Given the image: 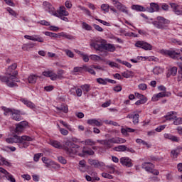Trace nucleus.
Instances as JSON below:
<instances>
[{
	"label": "nucleus",
	"instance_id": "obj_60",
	"mask_svg": "<svg viewBox=\"0 0 182 182\" xmlns=\"http://www.w3.org/2000/svg\"><path fill=\"white\" fill-rule=\"evenodd\" d=\"M166 129V125H161L159 127H158L157 128H156V132H158L159 133H160V132H161L162 130H164Z\"/></svg>",
	"mask_w": 182,
	"mask_h": 182
},
{
	"label": "nucleus",
	"instance_id": "obj_41",
	"mask_svg": "<svg viewBox=\"0 0 182 182\" xmlns=\"http://www.w3.org/2000/svg\"><path fill=\"white\" fill-rule=\"evenodd\" d=\"M81 89H82L83 92L87 93L90 90V85L89 84H85L81 86Z\"/></svg>",
	"mask_w": 182,
	"mask_h": 182
},
{
	"label": "nucleus",
	"instance_id": "obj_8",
	"mask_svg": "<svg viewBox=\"0 0 182 182\" xmlns=\"http://www.w3.org/2000/svg\"><path fill=\"white\" fill-rule=\"evenodd\" d=\"M120 163L125 167H133V163H132V160L129 157H122L120 159Z\"/></svg>",
	"mask_w": 182,
	"mask_h": 182
},
{
	"label": "nucleus",
	"instance_id": "obj_22",
	"mask_svg": "<svg viewBox=\"0 0 182 182\" xmlns=\"http://www.w3.org/2000/svg\"><path fill=\"white\" fill-rule=\"evenodd\" d=\"M164 137L165 139H168L171 141H176V143H178V138L174 135H172L171 134H165Z\"/></svg>",
	"mask_w": 182,
	"mask_h": 182
},
{
	"label": "nucleus",
	"instance_id": "obj_42",
	"mask_svg": "<svg viewBox=\"0 0 182 182\" xmlns=\"http://www.w3.org/2000/svg\"><path fill=\"white\" fill-rule=\"evenodd\" d=\"M33 138L28 136H21V143L22 141H33Z\"/></svg>",
	"mask_w": 182,
	"mask_h": 182
},
{
	"label": "nucleus",
	"instance_id": "obj_48",
	"mask_svg": "<svg viewBox=\"0 0 182 182\" xmlns=\"http://www.w3.org/2000/svg\"><path fill=\"white\" fill-rule=\"evenodd\" d=\"M173 124L175 126H178L179 124H182V118H175L173 121Z\"/></svg>",
	"mask_w": 182,
	"mask_h": 182
},
{
	"label": "nucleus",
	"instance_id": "obj_39",
	"mask_svg": "<svg viewBox=\"0 0 182 182\" xmlns=\"http://www.w3.org/2000/svg\"><path fill=\"white\" fill-rule=\"evenodd\" d=\"M19 147L20 149H26L27 147H29V142L23 141L19 143Z\"/></svg>",
	"mask_w": 182,
	"mask_h": 182
},
{
	"label": "nucleus",
	"instance_id": "obj_33",
	"mask_svg": "<svg viewBox=\"0 0 182 182\" xmlns=\"http://www.w3.org/2000/svg\"><path fill=\"white\" fill-rule=\"evenodd\" d=\"M147 102V97H144L142 98H139L138 101L135 102L136 106H140V105H144Z\"/></svg>",
	"mask_w": 182,
	"mask_h": 182
},
{
	"label": "nucleus",
	"instance_id": "obj_1",
	"mask_svg": "<svg viewBox=\"0 0 182 182\" xmlns=\"http://www.w3.org/2000/svg\"><path fill=\"white\" fill-rule=\"evenodd\" d=\"M50 144L55 149H64L67 154H77V149L80 147L70 141H66L63 146L58 141H50Z\"/></svg>",
	"mask_w": 182,
	"mask_h": 182
},
{
	"label": "nucleus",
	"instance_id": "obj_50",
	"mask_svg": "<svg viewBox=\"0 0 182 182\" xmlns=\"http://www.w3.org/2000/svg\"><path fill=\"white\" fill-rule=\"evenodd\" d=\"M92 26L95 31H97V32H103V28L100 27V26L93 23Z\"/></svg>",
	"mask_w": 182,
	"mask_h": 182
},
{
	"label": "nucleus",
	"instance_id": "obj_15",
	"mask_svg": "<svg viewBox=\"0 0 182 182\" xmlns=\"http://www.w3.org/2000/svg\"><path fill=\"white\" fill-rule=\"evenodd\" d=\"M142 168H144L146 171L151 173V171H153V168H154V165L150 162H145L142 164Z\"/></svg>",
	"mask_w": 182,
	"mask_h": 182
},
{
	"label": "nucleus",
	"instance_id": "obj_45",
	"mask_svg": "<svg viewBox=\"0 0 182 182\" xmlns=\"http://www.w3.org/2000/svg\"><path fill=\"white\" fill-rule=\"evenodd\" d=\"M64 52H65L67 56H68V58H75V54L73 53V52H72V50H68L65 49L64 50Z\"/></svg>",
	"mask_w": 182,
	"mask_h": 182
},
{
	"label": "nucleus",
	"instance_id": "obj_64",
	"mask_svg": "<svg viewBox=\"0 0 182 182\" xmlns=\"http://www.w3.org/2000/svg\"><path fill=\"white\" fill-rule=\"evenodd\" d=\"M174 12L176 15H182V8L176 9Z\"/></svg>",
	"mask_w": 182,
	"mask_h": 182
},
{
	"label": "nucleus",
	"instance_id": "obj_37",
	"mask_svg": "<svg viewBox=\"0 0 182 182\" xmlns=\"http://www.w3.org/2000/svg\"><path fill=\"white\" fill-rule=\"evenodd\" d=\"M16 68H18V65H16V63L12 64L11 65H10V66L8 68L7 73H10L14 72V70H15V69H16Z\"/></svg>",
	"mask_w": 182,
	"mask_h": 182
},
{
	"label": "nucleus",
	"instance_id": "obj_44",
	"mask_svg": "<svg viewBox=\"0 0 182 182\" xmlns=\"http://www.w3.org/2000/svg\"><path fill=\"white\" fill-rule=\"evenodd\" d=\"M6 178L9 181L11 182H16V180H15V178H14V176H12L11 173H9V174L6 175Z\"/></svg>",
	"mask_w": 182,
	"mask_h": 182
},
{
	"label": "nucleus",
	"instance_id": "obj_2",
	"mask_svg": "<svg viewBox=\"0 0 182 182\" xmlns=\"http://www.w3.org/2000/svg\"><path fill=\"white\" fill-rule=\"evenodd\" d=\"M90 46L94 48L95 50H99L102 52L103 50H107L108 52H114L116 50V47L114 45L111 43H106L105 40L101 39L99 41H95L90 44Z\"/></svg>",
	"mask_w": 182,
	"mask_h": 182
},
{
	"label": "nucleus",
	"instance_id": "obj_28",
	"mask_svg": "<svg viewBox=\"0 0 182 182\" xmlns=\"http://www.w3.org/2000/svg\"><path fill=\"white\" fill-rule=\"evenodd\" d=\"M82 69H84L85 72H88L91 75H96V72H95V70H93V67H92V65L90 67H87V65H83Z\"/></svg>",
	"mask_w": 182,
	"mask_h": 182
},
{
	"label": "nucleus",
	"instance_id": "obj_5",
	"mask_svg": "<svg viewBox=\"0 0 182 182\" xmlns=\"http://www.w3.org/2000/svg\"><path fill=\"white\" fill-rule=\"evenodd\" d=\"M135 46L136 48H141V49H144V50H151L153 49V46L151 44L143 41H139L135 43Z\"/></svg>",
	"mask_w": 182,
	"mask_h": 182
},
{
	"label": "nucleus",
	"instance_id": "obj_18",
	"mask_svg": "<svg viewBox=\"0 0 182 182\" xmlns=\"http://www.w3.org/2000/svg\"><path fill=\"white\" fill-rule=\"evenodd\" d=\"M98 143H100V144H103L105 146V149H112L113 147V144H112V141H110L109 139L108 140H97V141Z\"/></svg>",
	"mask_w": 182,
	"mask_h": 182
},
{
	"label": "nucleus",
	"instance_id": "obj_19",
	"mask_svg": "<svg viewBox=\"0 0 182 182\" xmlns=\"http://www.w3.org/2000/svg\"><path fill=\"white\" fill-rule=\"evenodd\" d=\"M166 96H168V94L166 93V92H161L154 95L152 97V100L153 102H157L160 97H166Z\"/></svg>",
	"mask_w": 182,
	"mask_h": 182
},
{
	"label": "nucleus",
	"instance_id": "obj_11",
	"mask_svg": "<svg viewBox=\"0 0 182 182\" xmlns=\"http://www.w3.org/2000/svg\"><path fill=\"white\" fill-rule=\"evenodd\" d=\"M88 163L89 164H90V166H93V167H95V168H97L99 167H103V166H105V163L100 162L96 159H89Z\"/></svg>",
	"mask_w": 182,
	"mask_h": 182
},
{
	"label": "nucleus",
	"instance_id": "obj_16",
	"mask_svg": "<svg viewBox=\"0 0 182 182\" xmlns=\"http://www.w3.org/2000/svg\"><path fill=\"white\" fill-rule=\"evenodd\" d=\"M139 117H140V115H139V114H129L127 116V119H132V123H134V124H139Z\"/></svg>",
	"mask_w": 182,
	"mask_h": 182
},
{
	"label": "nucleus",
	"instance_id": "obj_43",
	"mask_svg": "<svg viewBox=\"0 0 182 182\" xmlns=\"http://www.w3.org/2000/svg\"><path fill=\"white\" fill-rule=\"evenodd\" d=\"M163 70H161V68L160 67H155L153 69V73L154 75H160V73H161Z\"/></svg>",
	"mask_w": 182,
	"mask_h": 182
},
{
	"label": "nucleus",
	"instance_id": "obj_13",
	"mask_svg": "<svg viewBox=\"0 0 182 182\" xmlns=\"http://www.w3.org/2000/svg\"><path fill=\"white\" fill-rule=\"evenodd\" d=\"M43 76H46V77H50L51 80H56V73L53 70L43 72Z\"/></svg>",
	"mask_w": 182,
	"mask_h": 182
},
{
	"label": "nucleus",
	"instance_id": "obj_27",
	"mask_svg": "<svg viewBox=\"0 0 182 182\" xmlns=\"http://www.w3.org/2000/svg\"><path fill=\"white\" fill-rule=\"evenodd\" d=\"M1 109L4 112V116H9V114L11 115L14 109L11 108H6V107H2Z\"/></svg>",
	"mask_w": 182,
	"mask_h": 182
},
{
	"label": "nucleus",
	"instance_id": "obj_32",
	"mask_svg": "<svg viewBox=\"0 0 182 182\" xmlns=\"http://www.w3.org/2000/svg\"><path fill=\"white\" fill-rule=\"evenodd\" d=\"M114 150H115V151H126V150H127V146L125 145H119L114 147Z\"/></svg>",
	"mask_w": 182,
	"mask_h": 182
},
{
	"label": "nucleus",
	"instance_id": "obj_31",
	"mask_svg": "<svg viewBox=\"0 0 182 182\" xmlns=\"http://www.w3.org/2000/svg\"><path fill=\"white\" fill-rule=\"evenodd\" d=\"M57 110H60L63 112L64 113H68L69 112V108H68V105H63L60 107H56Z\"/></svg>",
	"mask_w": 182,
	"mask_h": 182
},
{
	"label": "nucleus",
	"instance_id": "obj_9",
	"mask_svg": "<svg viewBox=\"0 0 182 182\" xmlns=\"http://www.w3.org/2000/svg\"><path fill=\"white\" fill-rule=\"evenodd\" d=\"M11 119L16 120V122H21L22 120V117L21 116V111L18 109H14L11 113Z\"/></svg>",
	"mask_w": 182,
	"mask_h": 182
},
{
	"label": "nucleus",
	"instance_id": "obj_46",
	"mask_svg": "<svg viewBox=\"0 0 182 182\" xmlns=\"http://www.w3.org/2000/svg\"><path fill=\"white\" fill-rule=\"evenodd\" d=\"M82 29H85V31H92V27L86 22H82Z\"/></svg>",
	"mask_w": 182,
	"mask_h": 182
},
{
	"label": "nucleus",
	"instance_id": "obj_38",
	"mask_svg": "<svg viewBox=\"0 0 182 182\" xmlns=\"http://www.w3.org/2000/svg\"><path fill=\"white\" fill-rule=\"evenodd\" d=\"M44 34L46 35V36H50V38H58V33L46 31Z\"/></svg>",
	"mask_w": 182,
	"mask_h": 182
},
{
	"label": "nucleus",
	"instance_id": "obj_34",
	"mask_svg": "<svg viewBox=\"0 0 182 182\" xmlns=\"http://www.w3.org/2000/svg\"><path fill=\"white\" fill-rule=\"evenodd\" d=\"M28 39H29L30 41H33L34 42H41V43L43 42V38L39 36H37V37L31 36L30 38H28Z\"/></svg>",
	"mask_w": 182,
	"mask_h": 182
},
{
	"label": "nucleus",
	"instance_id": "obj_17",
	"mask_svg": "<svg viewBox=\"0 0 182 182\" xmlns=\"http://www.w3.org/2000/svg\"><path fill=\"white\" fill-rule=\"evenodd\" d=\"M86 154H87L88 156H93L95 155V151L92 149L86 150V147L84 146L82 149V153L78 154V156H80V157H85Z\"/></svg>",
	"mask_w": 182,
	"mask_h": 182
},
{
	"label": "nucleus",
	"instance_id": "obj_62",
	"mask_svg": "<svg viewBox=\"0 0 182 182\" xmlns=\"http://www.w3.org/2000/svg\"><path fill=\"white\" fill-rule=\"evenodd\" d=\"M170 5H171V7L172 8L173 12H175V11L177 10L178 8V5H177L174 3H171Z\"/></svg>",
	"mask_w": 182,
	"mask_h": 182
},
{
	"label": "nucleus",
	"instance_id": "obj_25",
	"mask_svg": "<svg viewBox=\"0 0 182 182\" xmlns=\"http://www.w3.org/2000/svg\"><path fill=\"white\" fill-rule=\"evenodd\" d=\"M36 80H38V75H31L28 78V83H31L32 85H35Z\"/></svg>",
	"mask_w": 182,
	"mask_h": 182
},
{
	"label": "nucleus",
	"instance_id": "obj_20",
	"mask_svg": "<svg viewBox=\"0 0 182 182\" xmlns=\"http://www.w3.org/2000/svg\"><path fill=\"white\" fill-rule=\"evenodd\" d=\"M116 6L119 11H121V12H123L124 14H126L127 15H129V10H127V8L123 5L120 2H116Z\"/></svg>",
	"mask_w": 182,
	"mask_h": 182
},
{
	"label": "nucleus",
	"instance_id": "obj_55",
	"mask_svg": "<svg viewBox=\"0 0 182 182\" xmlns=\"http://www.w3.org/2000/svg\"><path fill=\"white\" fill-rule=\"evenodd\" d=\"M96 21H97L98 22H100V23H102V25H105V26H110V23L105 21L102 19H99V18H95Z\"/></svg>",
	"mask_w": 182,
	"mask_h": 182
},
{
	"label": "nucleus",
	"instance_id": "obj_23",
	"mask_svg": "<svg viewBox=\"0 0 182 182\" xmlns=\"http://www.w3.org/2000/svg\"><path fill=\"white\" fill-rule=\"evenodd\" d=\"M22 103L26 105L27 107H30V109H35L36 105L33 102L28 101V100L21 99Z\"/></svg>",
	"mask_w": 182,
	"mask_h": 182
},
{
	"label": "nucleus",
	"instance_id": "obj_53",
	"mask_svg": "<svg viewBox=\"0 0 182 182\" xmlns=\"http://www.w3.org/2000/svg\"><path fill=\"white\" fill-rule=\"evenodd\" d=\"M79 164H80V171H82V168H85V167H86V161L81 160L79 161Z\"/></svg>",
	"mask_w": 182,
	"mask_h": 182
},
{
	"label": "nucleus",
	"instance_id": "obj_24",
	"mask_svg": "<svg viewBox=\"0 0 182 182\" xmlns=\"http://www.w3.org/2000/svg\"><path fill=\"white\" fill-rule=\"evenodd\" d=\"M53 15L54 16H68V15H69V12L66 10H62L61 11H58V13L53 11Z\"/></svg>",
	"mask_w": 182,
	"mask_h": 182
},
{
	"label": "nucleus",
	"instance_id": "obj_26",
	"mask_svg": "<svg viewBox=\"0 0 182 182\" xmlns=\"http://www.w3.org/2000/svg\"><path fill=\"white\" fill-rule=\"evenodd\" d=\"M42 161L46 164V167H50V166H53V161L46 157H43Z\"/></svg>",
	"mask_w": 182,
	"mask_h": 182
},
{
	"label": "nucleus",
	"instance_id": "obj_40",
	"mask_svg": "<svg viewBox=\"0 0 182 182\" xmlns=\"http://www.w3.org/2000/svg\"><path fill=\"white\" fill-rule=\"evenodd\" d=\"M95 144H96V142L90 139H86L85 141V146H95Z\"/></svg>",
	"mask_w": 182,
	"mask_h": 182
},
{
	"label": "nucleus",
	"instance_id": "obj_10",
	"mask_svg": "<svg viewBox=\"0 0 182 182\" xmlns=\"http://www.w3.org/2000/svg\"><path fill=\"white\" fill-rule=\"evenodd\" d=\"M147 12L153 14V12H159L160 11V6L157 3H151L150 7L146 8Z\"/></svg>",
	"mask_w": 182,
	"mask_h": 182
},
{
	"label": "nucleus",
	"instance_id": "obj_36",
	"mask_svg": "<svg viewBox=\"0 0 182 182\" xmlns=\"http://www.w3.org/2000/svg\"><path fill=\"white\" fill-rule=\"evenodd\" d=\"M166 120L164 121V123L165 122H167V120H174V119H177V116L172 117L171 113H167L166 115L164 116Z\"/></svg>",
	"mask_w": 182,
	"mask_h": 182
},
{
	"label": "nucleus",
	"instance_id": "obj_56",
	"mask_svg": "<svg viewBox=\"0 0 182 182\" xmlns=\"http://www.w3.org/2000/svg\"><path fill=\"white\" fill-rule=\"evenodd\" d=\"M102 176L104 177V178H109V180H112L113 178V176L107 173H102Z\"/></svg>",
	"mask_w": 182,
	"mask_h": 182
},
{
	"label": "nucleus",
	"instance_id": "obj_4",
	"mask_svg": "<svg viewBox=\"0 0 182 182\" xmlns=\"http://www.w3.org/2000/svg\"><path fill=\"white\" fill-rule=\"evenodd\" d=\"M152 24L155 28H157V29H167L168 25H170V21L163 16H158L156 21H153Z\"/></svg>",
	"mask_w": 182,
	"mask_h": 182
},
{
	"label": "nucleus",
	"instance_id": "obj_51",
	"mask_svg": "<svg viewBox=\"0 0 182 182\" xmlns=\"http://www.w3.org/2000/svg\"><path fill=\"white\" fill-rule=\"evenodd\" d=\"M79 55H81V56H82V60H84V62H89V55H86V54H83L82 53H80V51H78Z\"/></svg>",
	"mask_w": 182,
	"mask_h": 182
},
{
	"label": "nucleus",
	"instance_id": "obj_30",
	"mask_svg": "<svg viewBox=\"0 0 182 182\" xmlns=\"http://www.w3.org/2000/svg\"><path fill=\"white\" fill-rule=\"evenodd\" d=\"M123 77H125L126 79H129V77H133V72L127 70L122 73Z\"/></svg>",
	"mask_w": 182,
	"mask_h": 182
},
{
	"label": "nucleus",
	"instance_id": "obj_14",
	"mask_svg": "<svg viewBox=\"0 0 182 182\" xmlns=\"http://www.w3.org/2000/svg\"><path fill=\"white\" fill-rule=\"evenodd\" d=\"M87 123L90 126H97V127H100V126H103V123L96 119H88Z\"/></svg>",
	"mask_w": 182,
	"mask_h": 182
},
{
	"label": "nucleus",
	"instance_id": "obj_54",
	"mask_svg": "<svg viewBox=\"0 0 182 182\" xmlns=\"http://www.w3.org/2000/svg\"><path fill=\"white\" fill-rule=\"evenodd\" d=\"M169 72L172 76H176L177 75V67H173L170 69Z\"/></svg>",
	"mask_w": 182,
	"mask_h": 182
},
{
	"label": "nucleus",
	"instance_id": "obj_63",
	"mask_svg": "<svg viewBox=\"0 0 182 182\" xmlns=\"http://www.w3.org/2000/svg\"><path fill=\"white\" fill-rule=\"evenodd\" d=\"M114 92H122V86L117 85L113 88Z\"/></svg>",
	"mask_w": 182,
	"mask_h": 182
},
{
	"label": "nucleus",
	"instance_id": "obj_3",
	"mask_svg": "<svg viewBox=\"0 0 182 182\" xmlns=\"http://www.w3.org/2000/svg\"><path fill=\"white\" fill-rule=\"evenodd\" d=\"M18 70L14 71L13 73H7L8 77L0 76V80L4 82L9 87H15V86H18L16 82H21L18 77Z\"/></svg>",
	"mask_w": 182,
	"mask_h": 182
},
{
	"label": "nucleus",
	"instance_id": "obj_61",
	"mask_svg": "<svg viewBox=\"0 0 182 182\" xmlns=\"http://www.w3.org/2000/svg\"><path fill=\"white\" fill-rule=\"evenodd\" d=\"M60 132L61 134H63V136H68L69 134V132L63 128H60Z\"/></svg>",
	"mask_w": 182,
	"mask_h": 182
},
{
	"label": "nucleus",
	"instance_id": "obj_29",
	"mask_svg": "<svg viewBox=\"0 0 182 182\" xmlns=\"http://www.w3.org/2000/svg\"><path fill=\"white\" fill-rule=\"evenodd\" d=\"M178 154H180V151L177 148L171 151V157H173V159H177Z\"/></svg>",
	"mask_w": 182,
	"mask_h": 182
},
{
	"label": "nucleus",
	"instance_id": "obj_49",
	"mask_svg": "<svg viewBox=\"0 0 182 182\" xmlns=\"http://www.w3.org/2000/svg\"><path fill=\"white\" fill-rule=\"evenodd\" d=\"M97 83H99L100 85H107V80H106L105 79L103 78H97Z\"/></svg>",
	"mask_w": 182,
	"mask_h": 182
},
{
	"label": "nucleus",
	"instance_id": "obj_12",
	"mask_svg": "<svg viewBox=\"0 0 182 182\" xmlns=\"http://www.w3.org/2000/svg\"><path fill=\"white\" fill-rule=\"evenodd\" d=\"M109 141H111L112 144H122L123 143H126V139L115 136L109 139Z\"/></svg>",
	"mask_w": 182,
	"mask_h": 182
},
{
	"label": "nucleus",
	"instance_id": "obj_21",
	"mask_svg": "<svg viewBox=\"0 0 182 182\" xmlns=\"http://www.w3.org/2000/svg\"><path fill=\"white\" fill-rule=\"evenodd\" d=\"M132 9H133L134 11H139V12H146V11H147V9L140 5H132Z\"/></svg>",
	"mask_w": 182,
	"mask_h": 182
},
{
	"label": "nucleus",
	"instance_id": "obj_6",
	"mask_svg": "<svg viewBox=\"0 0 182 182\" xmlns=\"http://www.w3.org/2000/svg\"><path fill=\"white\" fill-rule=\"evenodd\" d=\"M28 123L26 121H23L19 122L18 124H16V129H14V132L17 134H21L25 129H26V126H28Z\"/></svg>",
	"mask_w": 182,
	"mask_h": 182
},
{
	"label": "nucleus",
	"instance_id": "obj_59",
	"mask_svg": "<svg viewBox=\"0 0 182 182\" xmlns=\"http://www.w3.org/2000/svg\"><path fill=\"white\" fill-rule=\"evenodd\" d=\"M138 87L140 90H146V89H147V85L141 83L138 85Z\"/></svg>",
	"mask_w": 182,
	"mask_h": 182
},
{
	"label": "nucleus",
	"instance_id": "obj_57",
	"mask_svg": "<svg viewBox=\"0 0 182 182\" xmlns=\"http://www.w3.org/2000/svg\"><path fill=\"white\" fill-rule=\"evenodd\" d=\"M107 168H108V171H109V173H110V174H113L114 173V171H116L114 166H107Z\"/></svg>",
	"mask_w": 182,
	"mask_h": 182
},
{
	"label": "nucleus",
	"instance_id": "obj_7",
	"mask_svg": "<svg viewBox=\"0 0 182 182\" xmlns=\"http://www.w3.org/2000/svg\"><path fill=\"white\" fill-rule=\"evenodd\" d=\"M6 143L14 144V143H22L21 136L14 134L12 137L6 139Z\"/></svg>",
	"mask_w": 182,
	"mask_h": 182
},
{
	"label": "nucleus",
	"instance_id": "obj_35",
	"mask_svg": "<svg viewBox=\"0 0 182 182\" xmlns=\"http://www.w3.org/2000/svg\"><path fill=\"white\" fill-rule=\"evenodd\" d=\"M63 73H65V71L63 70H58L57 71L56 77H55V80L56 79H63Z\"/></svg>",
	"mask_w": 182,
	"mask_h": 182
},
{
	"label": "nucleus",
	"instance_id": "obj_58",
	"mask_svg": "<svg viewBox=\"0 0 182 182\" xmlns=\"http://www.w3.org/2000/svg\"><path fill=\"white\" fill-rule=\"evenodd\" d=\"M58 160L59 163H61V164H66V163H67L66 159H65V158H63V156H58Z\"/></svg>",
	"mask_w": 182,
	"mask_h": 182
},
{
	"label": "nucleus",
	"instance_id": "obj_52",
	"mask_svg": "<svg viewBox=\"0 0 182 182\" xmlns=\"http://www.w3.org/2000/svg\"><path fill=\"white\" fill-rule=\"evenodd\" d=\"M33 46H35V44L33 43L24 44L23 46V49H26V50H28V49H31V48H33Z\"/></svg>",
	"mask_w": 182,
	"mask_h": 182
},
{
	"label": "nucleus",
	"instance_id": "obj_47",
	"mask_svg": "<svg viewBox=\"0 0 182 182\" xmlns=\"http://www.w3.org/2000/svg\"><path fill=\"white\" fill-rule=\"evenodd\" d=\"M101 9L104 11V12H109V10L110 9V6H109V4H102L101 6Z\"/></svg>",
	"mask_w": 182,
	"mask_h": 182
}]
</instances>
